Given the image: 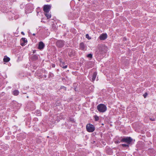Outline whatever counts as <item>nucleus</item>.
<instances>
[{
	"mask_svg": "<svg viewBox=\"0 0 156 156\" xmlns=\"http://www.w3.org/2000/svg\"><path fill=\"white\" fill-rule=\"evenodd\" d=\"M61 88L62 89H63V90H66V88L65 87H64L63 86H61Z\"/></svg>",
	"mask_w": 156,
	"mask_h": 156,
	"instance_id": "nucleus-26",
	"label": "nucleus"
},
{
	"mask_svg": "<svg viewBox=\"0 0 156 156\" xmlns=\"http://www.w3.org/2000/svg\"><path fill=\"white\" fill-rule=\"evenodd\" d=\"M35 51H34L33 52V53H35Z\"/></svg>",
	"mask_w": 156,
	"mask_h": 156,
	"instance_id": "nucleus-32",
	"label": "nucleus"
},
{
	"mask_svg": "<svg viewBox=\"0 0 156 156\" xmlns=\"http://www.w3.org/2000/svg\"><path fill=\"white\" fill-rule=\"evenodd\" d=\"M121 138H120H120H119V139L118 140H116V141H115V144H119L121 142Z\"/></svg>",
	"mask_w": 156,
	"mask_h": 156,
	"instance_id": "nucleus-19",
	"label": "nucleus"
},
{
	"mask_svg": "<svg viewBox=\"0 0 156 156\" xmlns=\"http://www.w3.org/2000/svg\"><path fill=\"white\" fill-rule=\"evenodd\" d=\"M78 1H80V0H78Z\"/></svg>",
	"mask_w": 156,
	"mask_h": 156,
	"instance_id": "nucleus-33",
	"label": "nucleus"
},
{
	"mask_svg": "<svg viewBox=\"0 0 156 156\" xmlns=\"http://www.w3.org/2000/svg\"><path fill=\"white\" fill-rule=\"evenodd\" d=\"M107 35L106 34L103 33L101 34L99 37V38L100 40H104L107 38Z\"/></svg>",
	"mask_w": 156,
	"mask_h": 156,
	"instance_id": "nucleus-10",
	"label": "nucleus"
},
{
	"mask_svg": "<svg viewBox=\"0 0 156 156\" xmlns=\"http://www.w3.org/2000/svg\"><path fill=\"white\" fill-rule=\"evenodd\" d=\"M98 110L101 112H104L107 110L106 106L103 104H100L97 106Z\"/></svg>",
	"mask_w": 156,
	"mask_h": 156,
	"instance_id": "nucleus-2",
	"label": "nucleus"
},
{
	"mask_svg": "<svg viewBox=\"0 0 156 156\" xmlns=\"http://www.w3.org/2000/svg\"><path fill=\"white\" fill-rule=\"evenodd\" d=\"M51 8L50 5H44L43 7V10L44 12H49Z\"/></svg>",
	"mask_w": 156,
	"mask_h": 156,
	"instance_id": "nucleus-6",
	"label": "nucleus"
},
{
	"mask_svg": "<svg viewBox=\"0 0 156 156\" xmlns=\"http://www.w3.org/2000/svg\"><path fill=\"white\" fill-rule=\"evenodd\" d=\"M92 55L91 54H89L87 55V57L89 58H90V59H91V58H92Z\"/></svg>",
	"mask_w": 156,
	"mask_h": 156,
	"instance_id": "nucleus-22",
	"label": "nucleus"
},
{
	"mask_svg": "<svg viewBox=\"0 0 156 156\" xmlns=\"http://www.w3.org/2000/svg\"><path fill=\"white\" fill-rule=\"evenodd\" d=\"M129 144H122L120 145L123 147L126 148V149H127L129 147Z\"/></svg>",
	"mask_w": 156,
	"mask_h": 156,
	"instance_id": "nucleus-18",
	"label": "nucleus"
},
{
	"mask_svg": "<svg viewBox=\"0 0 156 156\" xmlns=\"http://www.w3.org/2000/svg\"><path fill=\"white\" fill-rule=\"evenodd\" d=\"M47 76L46 75H44L42 76V77L44 78H45V80H47Z\"/></svg>",
	"mask_w": 156,
	"mask_h": 156,
	"instance_id": "nucleus-27",
	"label": "nucleus"
},
{
	"mask_svg": "<svg viewBox=\"0 0 156 156\" xmlns=\"http://www.w3.org/2000/svg\"><path fill=\"white\" fill-rule=\"evenodd\" d=\"M53 76L54 75L53 73H49L48 75V78H51V77H53Z\"/></svg>",
	"mask_w": 156,
	"mask_h": 156,
	"instance_id": "nucleus-21",
	"label": "nucleus"
},
{
	"mask_svg": "<svg viewBox=\"0 0 156 156\" xmlns=\"http://www.w3.org/2000/svg\"><path fill=\"white\" fill-rule=\"evenodd\" d=\"M33 35H34V36H35V34H33Z\"/></svg>",
	"mask_w": 156,
	"mask_h": 156,
	"instance_id": "nucleus-31",
	"label": "nucleus"
},
{
	"mask_svg": "<svg viewBox=\"0 0 156 156\" xmlns=\"http://www.w3.org/2000/svg\"><path fill=\"white\" fill-rule=\"evenodd\" d=\"M10 60V58L7 57L6 56H5L3 59V61L5 62H8Z\"/></svg>",
	"mask_w": 156,
	"mask_h": 156,
	"instance_id": "nucleus-15",
	"label": "nucleus"
},
{
	"mask_svg": "<svg viewBox=\"0 0 156 156\" xmlns=\"http://www.w3.org/2000/svg\"><path fill=\"white\" fill-rule=\"evenodd\" d=\"M97 73L95 71L94 72L93 75L92 76L90 74L89 75V77L90 79L91 78V81L94 82L96 78V76L97 75Z\"/></svg>",
	"mask_w": 156,
	"mask_h": 156,
	"instance_id": "nucleus-7",
	"label": "nucleus"
},
{
	"mask_svg": "<svg viewBox=\"0 0 156 156\" xmlns=\"http://www.w3.org/2000/svg\"><path fill=\"white\" fill-rule=\"evenodd\" d=\"M55 64H52V66L53 67H55Z\"/></svg>",
	"mask_w": 156,
	"mask_h": 156,
	"instance_id": "nucleus-29",
	"label": "nucleus"
},
{
	"mask_svg": "<svg viewBox=\"0 0 156 156\" xmlns=\"http://www.w3.org/2000/svg\"><path fill=\"white\" fill-rule=\"evenodd\" d=\"M147 95H148L147 93L146 92L143 94V96L144 97V98H145L147 96Z\"/></svg>",
	"mask_w": 156,
	"mask_h": 156,
	"instance_id": "nucleus-25",
	"label": "nucleus"
},
{
	"mask_svg": "<svg viewBox=\"0 0 156 156\" xmlns=\"http://www.w3.org/2000/svg\"><path fill=\"white\" fill-rule=\"evenodd\" d=\"M86 46L85 44L83 42L80 43L79 45V49L83 51H85L86 50Z\"/></svg>",
	"mask_w": 156,
	"mask_h": 156,
	"instance_id": "nucleus-9",
	"label": "nucleus"
},
{
	"mask_svg": "<svg viewBox=\"0 0 156 156\" xmlns=\"http://www.w3.org/2000/svg\"><path fill=\"white\" fill-rule=\"evenodd\" d=\"M27 41L25 38H22L20 40V44L22 46H24L27 44Z\"/></svg>",
	"mask_w": 156,
	"mask_h": 156,
	"instance_id": "nucleus-8",
	"label": "nucleus"
},
{
	"mask_svg": "<svg viewBox=\"0 0 156 156\" xmlns=\"http://www.w3.org/2000/svg\"><path fill=\"white\" fill-rule=\"evenodd\" d=\"M120 138H121V141L122 142L126 143L127 144H129L131 143L133 140L130 137H121Z\"/></svg>",
	"mask_w": 156,
	"mask_h": 156,
	"instance_id": "nucleus-1",
	"label": "nucleus"
},
{
	"mask_svg": "<svg viewBox=\"0 0 156 156\" xmlns=\"http://www.w3.org/2000/svg\"><path fill=\"white\" fill-rule=\"evenodd\" d=\"M44 14L48 19H49L51 17V15L49 12H45Z\"/></svg>",
	"mask_w": 156,
	"mask_h": 156,
	"instance_id": "nucleus-17",
	"label": "nucleus"
},
{
	"mask_svg": "<svg viewBox=\"0 0 156 156\" xmlns=\"http://www.w3.org/2000/svg\"><path fill=\"white\" fill-rule=\"evenodd\" d=\"M21 33V34H23V35H24V33L23 32H22Z\"/></svg>",
	"mask_w": 156,
	"mask_h": 156,
	"instance_id": "nucleus-30",
	"label": "nucleus"
},
{
	"mask_svg": "<svg viewBox=\"0 0 156 156\" xmlns=\"http://www.w3.org/2000/svg\"><path fill=\"white\" fill-rule=\"evenodd\" d=\"M60 66L63 69L66 68L67 67V65L63 62L61 61L60 64Z\"/></svg>",
	"mask_w": 156,
	"mask_h": 156,
	"instance_id": "nucleus-14",
	"label": "nucleus"
},
{
	"mask_svg": "<svg viewBox=\"0 0 156 156\" xmlns=\"http://www.w3.org/2000/svg\"><path fill=\"white\" fill-rule=\"evenodd\" d=\"M45 47V44L42 41H40L39 43L38 48L40 50L43 49Z\"/></svg>",
	"mask_w": 156,
	"mask_h": 156,
	"instance_id": "nucleus-11",
	"label": "nucleus"
},
{
	"mask_svg": "<svg viewBox=\"0 0 156 156\" xmlns=\"http://www.w3.org/2000/svg\"><path fill=\"white\" fill-rule=\"evenodd\" d=\"M68 54L69 56L70 57H73L74 56L75 54V51L74 50H69Z\"/></svg>",
	"mask_w": 156,
	"mask_h": 156,
	"instance_id": "nucleus-13",
	"label": "nucleus"
},
{
	"mask_svg": "<svg viewBox=\"0 0 156 156\" xmlns=\"http://www.w3.org/2000/svg\"><path fill=\"white\" fill-rule=\"evenodd\" d=\"M99 52L100 54H103L107 51V48L104 46H101L99 48Z\"/></svg>",
	"mask_w": 156,
	"mask_h": 156,
	"instance_id": "nucleus-4",
	"label": "nucleus"
},
{
	"mask_svg": "<svg viewBox=\"0 0 156 156\" xmlns=\"http://www.w3.org/2000/svg\"><path fill=\"white\" fill-rule=\"evenodd\" d=\"M19 91L16 90L12 92V94L15 96H17L19 94Z\"/></svg>",
	"mask_w": 156,
	"mask_h": 156,
	"instance_id": "nucleus-16",
	"label": "nucleus"
},
{
	"mask_svg": "<svg viewBox=\"0 0 156 156\" xmlns=\"http://www.w3.org/2000/svg\"><path fill=\"white\" fill-rule=\"evenodd\" d=\"M150 119L151 121H155V119L154 118H150Z\"/></svg>",
	"mask_w": 156,
	"mask_h": 156,
	"instance_id": "nucleus-28",
	"label": "nucleus"
},
{
	"mask_svg": "<svg viewBox=\"0 0 156 156\" xmlns=\"http://www.w3.org/2000/svg\"><path fill=\"white\" fill-rule=\"evenodd\" d=\"M87 131L89 132H92L95 130L94 126L90 123L87 124L86 126Z\"/></svg>",
	"mask_w": 156,
	"mask_h": 156,
	"instance_id": "nucleus-3",
	"label": "nucleus"
},
{
	"mask_svg": "<svg viewBox=\"0 0 156 156\" xmlns=\"http://www.w3.org/2000/svg\"><path fill=\"white\" fill-rule=\"evenodd\" d=\"M38 56L37 55H34L30 57V59L33 61H36L38 59Z\"/></svg>",
	"mask_w": 156,
	"mask_h": 156,
	"instance_id": "nucleus-12",
	"label": "nucleus"
},
{
	"mask_svg": "<svg viewBox=\"0 0 156 156\" xmlns=\"http://www.w3.org/2000/svg\"><path fill=\"white\" fill-rule=\"evenodd\" d=\"M86 37L89 40L91 39V37L89 36V35L88 34L86 35Z\"/></svg>",
	"mask_w": 156,
	"mask_h": 156,
	"instance_id": "nucleus-24",
	"label": "nucleus"
},
{
	"mask_svg": "<svg viewBox=\"0 0 156 156\" xmlns=\"http://www.w3.org/2000/svg\"><path fill=\"white\" fill-rule=\"evenodd\" d=\"M94 118L95 121H98L99 119V117L97 115L94 116Z\"/></svg>",
	"mask_w": 156,
	"mask_h": 156,
	"instance_id": "nucleus-20",
	"label": "nucleus"
},
{
	"mask_svg": "<svg viewBox=\"0 0 156 156\" xmlns=\"http://www.w3.org/2000/svg\"><path fill=\"white\" fill-rule=\"evenodd\" d=\"M69 121L70 122H74L75 121L73 118H69Z\"/></svg>",
	"mask_w": 156,
	"mask_h": 156,
	"instance_id": "nucleus-23",
	"label": "nucleus"
},
{
	"mask_svg": "<svg viewBox=\"0 0 156 156\" xmlns=\"http://www.w3.org/2000/svg\"><path fill=\"white\" fill-rule=\"evenodd\" d=\"M65 42L62 40H59L56 42V46L59 48H62L64 46Z\"/></svg>",
	"mask_w": 156,
	"mask_h": 156,
	"instance_id": "nucleus-5",
	"label": "nucleus"
}]
</instances>
